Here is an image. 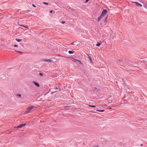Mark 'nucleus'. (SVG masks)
Returning <instances> with one entry per match:
<instances>
[{
    "label": "nucleus",
    "mask_w": 147,
    "mask_h": 147,
    "mask_svg": "<svg viewBox=\"0 0 147 147\" xmlns=\"http://www.w3.org/2000/svg\"><path fill=\"white\" fill-rule=\"evenodd\" d=\"M107 11L106 9H104L101 14V15L103 16V17L105 16L107 13Z\"/></svg>",
    "instance_id": "1"
},
{
    "label": "nucleus",
    "mask_w": 147,
    "mask_h": 147,
    "mask_svg": "<svg viewBox=\"0 0 147 147\" xmlns=\"http://www.w3.org/2000/svg\"><path fill=\"white\" fill-rule=\"evenodd\" d=\"M87 56L86 57L88 58L89 59V61H90V63H93L92 59L91 57L88 55L87 54Z\"/></svg>",
    "instance_id": "2"
},
{
    "label": "nucleus",
    "mask_w": 147,
    "mask_h": 147,
    "mask_svg": "<svg viewBox=\"0 0 147 147\" xmlns=\"http://www.w3.org/2000/svg\"><path fill=\"white\" fill-rule=\"evenodd\" d=\"M26 123L21 124L20 125H18L17 127L18 128H22L26 125Z\"/></svg>",
    "instance_id": "3"
},
{
    "label": "nucleus",
    "mask_w": 147,
    "mask_h": 147,
    "mask_svg": "<svg viewBox=\"0 0 147 147\" xmlns=\"http://www.w3.org/2000/svg\"><path fill=\"white\" fill-rule=\"evenodd\" d=\"M133 3H135L136 6H142V5L137 2H132Z\"/></svg>",
    "instance_id": "4"
},
{
    "label": "nucleus",
    "mask_w": 147,
    "mask_h": 147,
    "mask_svg": "<svg viewBox=\"0 0 147 147\" xmlns=\"http://www.w3.org/2000/svg\"><path fill=\"white\" fill-rule=\"evenodd\" d=\"M34 107V106H30L29 107L27 108V111H28V112L27 113H28L29 111H30L31 110L32 108Z\"/></svg>",
    "instance_id": "5"
},
{
    "label": "nucleus",
    "mask_w": 147,
    "mask_h": 147,
    "mask_svg": "<svg viewBox=\"0 0 147 147\" xmlns=\"http://www.w3.org/2000/svg\"><path fill=\"white\" fill-rule=\"evenodd\" d=\"M42 61L47 62H51L52 61L51 60L49 59H42Z\"/></svg>",
    "instance_id": "6"
},
{
    "label": "nucleus",
    "mask_w": 147,
    "mask_h": 147,
    "mask_svg": "<svg viewBox=\"0 0 147 147\" xmlns=\"http://www.w3.org/2000/svg\"><path fill=\"white\" fill-rule=\"evenodd\" d=\"M66 110H71L73 109V108L72 107L67 106L65 108Z\"/></svg>",
    "instance_id": "7"
},
{
    "label": "nucleus",
    "mask_w": 147,
    "mask_h": 147,
    "mask_svg": "<svg viewBox=\"0 0 147 147\" xmlns=\"http://www.w3.org/2000/svg\"><path fill=\"white\" fill-rule=\"evenodd\" d=\"M103 17V16H101V15H100L98 18H97V21L98 22L99 21L101 18Z\"/></svg>",
    "instance_id": "8"
},
{
    "label": "nucleus",
    "mask_w": 147,
    "mask_h": 147,
    "mask_svg": "<svg viewBox=\"0 0 147 147\" xmlns=\"http://www.w3.org/2000/svg\"><path fill=\"white\" fill-rule=\"evenodd\" d=\"M34 85L37 87H39L40 86V85L37 83L34 82Z\"/></svg>",
    "instance_id": "9"
},
{
    "label": "nucleus",
    "mask_w": 147,
    "mask_h": 147,
    "mask_svg": "<svg viewBox=\"0 0 147 147\" xmlns=\"http://www.w3.org/2000/svg\"><path fill=\"white\" fill-rule=\"evenodd\" d=\"M108 15H107L105 17V18L104 19V21L105 22H106L107 21V18H108Z\"/></svg>",
    "instance_id": "10"
},
{
    "label": "nucleus",
    "mask_w": 147,
    "mask_h": 147,
    "mask_svg": "<svg viewBox=\"0 0 147 147\" xmlns=\"http://www.w3.org/2000/svg\"><path fill=\"white\" fill-rule=\"evenodd\" d=\"M16 40L17 42H20L22 41V39H18V38H16Z\"/></svg>",
    "instance_id": "11"
},
{
    "label": "nucleus",
    "mask_w": 147,
    "mask_h": 147,
    "mask_svg": "<svg viewBox=\"0 0 147 147\" xmlns=\"http://www.w3.org/2000/svg\"><path fill=\"white\" fill-rule=\"evenodd\" d=\"M96 111H99L100 112H103L104 111V110H103L100 109V110H96Z\"/></svg>",
    "instance_id": "12"
},
{
    "label": "nucleus",
    "mask_w": 147,
    "mask_h": 147,
    "mask_svg": "<svg viewBox=\"0 0 147 147\" xmlns=\"http://www.w3.org/2000/svg\"><path fill=\"white\" fill-rule=\"evenodd\" d=\"M76 42L74 41L72 43H71V44L73 45H76Z\"/></svg>",
    "instance_id": "13"
},
{
    "label": "nucleus",
    "mask_w": 147,
    "mask_h": 147,
    "mask_svg": "<svg viewBox=\"0 0 147 147\" xmlns=\"http://www.w3.org/2000/svg\"><path fill=\"white\" fill-rule=\"evenodd\" d=\"M74 53V51H68V53L70 54H72L73 53Z\"/></svg>",
    "instance_id": "14"
},
{
    "label": "nucleus",
    "mask_w": 147,
    "mask_h": 147,
    "mask_svg": "<svg viewBox=\"0 0 147 147\" xmlns=\"http://www.w3.org/2000/svg\"><path fill=\"white\" fill-rule=\"evenodd\" d=\"M101 45V43L100 42H98L97 44L96 45V46L98 47H99L100 46V45Z\"/></svg>",
    "instance_id": "15"
},
{
    "label": "nucleus",
    "mask_w": 147,
    "mask_h": 147,
    "mask_svg": "<svg viewBox=\"0 0 147 147\" xmlns=\"http://www.w3.org/2000/svg\"><path fill=\"white\" fill-rule=\"evenodd\" d=\"M88 106L89 107H96L95 106H93V105H88Z\"/></svg>",
    "instance_id": "16"
},
{
    "label": "nucleus",
    "mask_w": 147,
    "mask_h": 147,
    "mask_svg": "<svg viewBox=\"0 0 147 147\" xmlns=\"http://www.w3.org/2000/svg\"><path fill=\"white\" fill-rule=\"evenodd\" d=\"M17 96L19 97H21L22 96L21 94H18L17 95Z\"/></svg>",
    "instance_id": "17"
},
{
    "label": "nucleus",
    "mask_w": 147,
    "mask_h": 147,
    "mask_svg": "<svg viewBox=\"0 0 147 147\" xmlns=\"http://www.w3.org/2000/svg\"><path fill=\"white\" fill-rule=\"evenodd\" d=\"M39 75L40 76H43V74L42 73H40L39 74Z\"/></svg>",
    "instance_id": "18"
},
{
    "label": "nucleus",
    "mask_w": 147,
    "mask_h": 147,
    "mask_svg": "<svg viewBox=\"0 0 147 147\" xmlns=\"http://www.w3.org/2000/svg\"><path fill=\"white\" fill-rule=\"evenodd\" d=\"M93 90H97V88H96V87H94V88H93Z\"/></svg>",
    "instance_id": "19"
},
{
    "label": "nucleus",
    "mask_w": 147,
    "mask_h": 147,
    "mask_svg": "<svg viewBox=\"0 0 147 147\" xmlns=\"http://www.w3.org/2000/svg\"><path fill=\"white\" fill-rule=\"evenodd\" d=\"M43 3L44 4H46V5H48V3H47L46 2H43Z\"/></svg>",
    "instance_id": "20"
},
{
    "label": "nucleus",
    "mask_w": 147,
    "mask_h": 147,
    "mask_svg": "<svg viewBox=\"0 0 147 147\" xmlns=\"http://www.w3.org/2000/svg\"><path fill=\"white\" fill-rule=\"evenodd\" d=\"M15 51H16V52L20 53H22V52H21V51H16V50H15Z\"/></svg>",
    "instance_id": "21"
},
{
    "label": "nucleus",
    "mask_w": 147,
    "mask_h": 147,
    "mask_svg": "<svg viewBox=\"0 0 147 147\" xmlns=\"http://www.w3.org/2000/svg\"><path fill=\"white\" fill-rule=\"evenodd\" d=\"M89 1V0H86L85 2V3H86L87 2H88V1Z\"/></svg>",
    "instance_id": "22"
},
{
    "label": "nucleus",
    "mask_w": 147,
    "mask_h": 147,
    "mask_svg": "<svg viewBox=\"0 0 147 147\" xmlns=\"http://www.w3.org/2000/svg\"><path fill=\"white\" fill-rule=\"evenodd\" d=\"M32 6L34 7H36V6L33 4H32Z\"/></svg>",
    "instance_id": "23"
},
{
    "label": "nucleus",
    "mask_w": 147,
    "mask_h": 147,
    "mask_svg": "<svg viewBox=\"0 0 147 147\" xmlns=\"http://www.w3.org/2000/svg\"><path fill=\"white\" fill-rule=\"evenodd\" d=\"M14 47H18V46H17V45H14Z\"/></svg>",
    "instance_id": "24"
},
{
    "label": "nucleus",
    "mask_w": 147,
    "mask_h": 147,
    "mask_svg": "<svg viewBox=\"0 0 147 147\" xmlns=\"http://www.w3.org/2000/svg\"><path fill=\"white\" fill-rule=\"evenodd\" d=\"M65 21H62L61 22V23L62 24H64V23H65Z\"/></svg>",
    "instance_id": "25"
},
{
    "label": "nucleus",
    "mask_w": 147,
    "mask_h": 147,
    "mask_svg": "<svg viewBox=\"0 0 147 147\" xmlns=\"http://www.w3.org/2000/svg\"><path fill=\"white\" fill-rule=\"evenodd\" d=\"M53 12V11L52 10H51L50 11V13H52Z\"/></svg>",
    "instance_id": "26"
},
{
    "label": "nucleus",
    "mask_w": 147,
    "mask_h": 147,
    "mask_svg": "<svg viewBox=\"0 0 147 147\" xmlns=\"http://www.w3.org/2000/svg\"><path fill=\"white\" fill-rule=\"evenodd\" d=\"M56 91H54V92H51V93H52V94H53V93H54V92H56Z\"/></svg>",
    "instance_id": "27"
},
{
    "label": "nucleus",
    "mask_w": 147,
    "mask_h": 147,
    "mask_svg": "<svg viewBox=\"0 0 147 147\" xmlns=\"http://www.w3.org/2000/svg\"><path fill=\"white\" fill-rule=\"evenodd\" d=\"M93 147H99V146H93Z\"/></svg>",
    "instance_id": "28"
},
{
    "label": "nucleus",
    "mask_w": 147,
    "mask_h": 147,
    "mask_svg": "<svg viewBox=\"0 0 147 147\" xmlns=\"http://www.w3.org/2000/svg\"><path fill=\"white\" fill-rule=\"evenodd\" d=\"M24 27H25V28H28V27H27V26H24Z\"/></svg>",
    "instance_id": "29"
},
{
    "label": "nucleus",
    "mask_w": 147,
    "mask_h": 147,
    "mask_svg": "<svg viewBox=\"0 0 147 147\" xmlns=\"http://www.w3.org/2000/svg\"><path fill=\"white\" fill-rule=\"evenodd\" d=\"M21 26H23V27H24V26L23 25H20Z\"/></svg>",
    "instance_id": "30"
},
{
    "label": "nucleus",
    "mask_w": 147,
    "mask_h": 147,
    "mask_svg": "<svg viewBox=\"0 0 147 147\" xmlns=\"http://www.w3.org/2000/svg\"><path fill=\"white\" fill-rule=\"evenodd\" d=\"M58 56H61V57H63L62 56H61V55H58Z\"/></svg>",
    "instance_id": "31"
},
{
    "label": "nucleus",
    "mask_w": 147,
    "mask_h": 147,
    "mask_svg": "<svg viewBox=\"0 0 147 147\" xmlns=\"http://www.w3.org/2000/svg\"><path fill=\"white\" fill-rule=\"evenodd\" d=\"M29 11H29V10H28V11H27V12H29Z\"/></svg>",
    "instance_id": "32"
},
{
    "label": "nucleus",
    "mask_w": 147,
    "mask_h": 147,
    "mask_svg": "<svg viewBox=\"0 0 147 147\" xmlns=\"http://www.w3.org/2000/svg\"><path fill=\"white\" fill-rule=\"evenodd\" d=\"M141 146H142V144H141Z\"/></svg>",
    "instance_id": "33"
},
{
    "label": "nucleus",
    "mask_w": 147,
    "mask_h": 147,
    "mask_svg": "<svg viewBox=\"0 0 147 147\" xmlns=\"http://www.w3.org/2000/svg\"><path fill=\"white\" fill-rule=\"evenodd\" d=\"M119 63H120V61H119Z\"/></svg>",
    "instance_id": "34"
}]
</instances>
